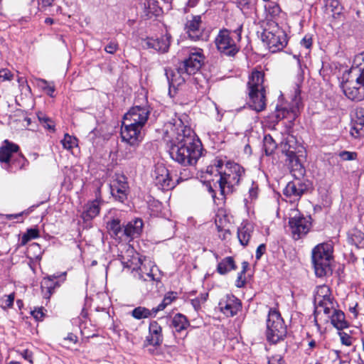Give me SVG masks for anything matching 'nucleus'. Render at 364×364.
I'll return each instance as SVG.
<instances>
[{"label": "nucleus", "mask_w": 364, "mask_h": 364, "mask_svg": "<svg viewBox=\"0 0 364 364\" xmlns=\"http://www.w3.org/2000/svg\"><path fill=\"white\" fill-rule=\"evenodd\" d=\"M277 148V144L273 138L269 135H266L264 138V150L267 156L272 155Z\"/></svg>", "instance_id": "37"}, {"label": "nucleus", "mask_w": 364, "mask_h": 364, "mask_svg": "<svg viewBox=\"0 0 364 364\" xmlns=\"http://www.w3.org/2000/svg\"><path fill=\"white\" fill-rule=\"evenodd\" d=\"M14 301V294H11L8 296H4L0 300L1 306L4 309H6V308H9L13 305Z\"/></svg>", "instance_id": "45"}, {"label": "nucleus", "mask_w": 364, "mask_h": 364, "mask_svg": "<svg viewBox=\"0 0 364 364\" xmlns=\"http://www.w3.org/2000/svg\"><path fill=\"white\" fill-rule=\"evenodd\" d=\"M268 364H283V360L279 356L272 357L269 359Z\"/></svg>", "instance_id": "56"}, {"label": "nucleus", "mask_w": 364, "mask_h": 364, "mask_svg": "<svg viewBox=\"0 0 364 364\" xmlns=\"http://www.w3.org/2000/svg\"><path fill=\"white\" fill-rule=\"evenodd\" d=\"M43 310V307L35 309L34 310L31 311V314L33 316V318L36 321H41L43 319V318L45 316Z\"/></svg>", "instance_id": "48"}, {"label": "nucleus", "mask_w": 364, "mask_h": 364, "mask_svg": "<svg viewBox=\"0 0 364 364\" xmlns=\"http://www.w3.org/2000/svg\"><path fill=\"white\" fill-rule=\"evenodd\" d=\"M38 121L43 124V126L51 131H54V124L52 120L47 117L44 114L39 112L37 114Z\"/></svg>", "instance_id": "42"}, {"label": "nucleus", "mask_w": 364, "mask_h": 364, "mask_svg": "<svg viewBox=\"0 0 364 364\" xmlns=\"http://www.w3.org/2000/svg\"><path fill=\"white\" fill-rule=\"evenodd\" d=\"M55 0H32L31 6L35 7L33 11H31V14H36L38 11H41L48 14L50 12V8L53 6Z\"/></svg>", "instance_id": "33"}, {"label": "nucleus", "mask_w": 364, "mask_h": 364, "mask_svg": "<svg viewBox=\"0 0 364 364\" xmlns=\"http://www.w3.org/2000/svg\"><path fill=\"white\" fill-rule=\"evenodd\" d=\"M118 48V44L114 42H110L105 46V50L110 54H114Z\"/></svg>", "instance_id": "49"}, {"label": "nucleus", "mask_w": 364, "mask_h": 364, "mask_svg": "<svg viewBox=\"0 0 364 364\" xmlns=\"http://www.w3.org/2000/svg\"><path fill=\"white\" fill-rule=\"evenodd\" d=\"M280 146L287 158L296 156V151L299 147L296 139L293 135H288Z\"/></svg>", "instance_id": "25"}, {"label": "nucleus", "mask_w": 364, "mask_h": 364, "mask_svg": "<svg viewBox=\"0 0 364 364\" xmlns=\"http://www.w3.org/2000/svg\"><path fill=\"white\" fill-rule=\"evenodd\" d=\"M191 303L196 311H198L201 307V303L196 298L191 299Z\"/></svg>", "instance_id": "59"}, {"label": "nucleus", "mask_w": 364, "mask_h": 364, "mask_svg": "<svg viewBox=\"0 0 364 364\" xmlns=\"http://www.w3.org/2000/svg\"><path fill=\"white\" fill-rule=\"evenodd\" d=\"M27 122V125L28 127L29 130L34 131L36 128L37 127L36 124H32L31 119L30 117H26L24 119Z\"/></svg>", "instance_id": "63"}, {"label": "nucleus", "mask_w": 364, "mask_h": 364, "mask_svg": "<svg viewBox=\"0 0 364 364\" xmlns=\"http://www.w3.org/2000/svg\"><path fill=\"white\" fill-rule=\"evenodd\" d=\"M333 314L331 316V321L332 325L338 330H343L348 327V323L345 320V314L341 310H337L335 308Z\"/></svg>", "instance_id": "32"}, {"label": "nucleus", "mask_w": 364, "mask_h": 364, "mask_svg": "<svg viewBox=\"0 0 364 364\" xmlns=\"http://www.w3.org/2000/svg\"><path fill=\"white\" fill-rule=\"evenodd\" d=\"M332 253L333 246L328 242L319 244L313 249L312 262L317 277H322L326 274Z\"/></svg>", "instance_id": "4"}, {"label": "nucleus", "mask_w": 364, "mask_h": 364, "mask_svg": "<svg viewBox=\"0 0 364 364\" xmlns=\"http://www.w3.org/2000/svg\"><path fill=\"white\" fill-rule=\"evenodd\" d=\"M13 77V74L11 71L6 68H2L0 70V81L4 82L6 80H10Z\"/></svg>", "instance_id": "47"}, {"label": "nucleus", "mask_w": 364, "mask_h": 364, "mask_svg": "<svg viewBox=\"0 0 364 364\" xmlns=\"http://www.w3.org/2000/svg\"><path fill=\"white\" fill-rule=\"evenodd\" d=\"M242 30V26L240 25L233 31V34L235 35V38L230 36L229 30H220L215 40L217 49L227 56H234L239 51L236 41H240Z\"/></svg>", "instance_id": "5"}, {"label": "nucleus", "mask_w": 364, "mask_h": 364, "mask_svg": "<svg viewBox=\"0 0 364 364\" xmlns=\"http://www.w3.org/2000/svg\"><path fill=\"white\" fill-rule=\"evenodd\" d=\"M100 203L101 200L99 199L88 203L82 215L83 220H90L96 217L100 213Z\"/></svg>", "instance_id": "29"}, {"label": "nucleus", "mask_w": 364, "mask_h": 364, "mask_svg": "<svg viewBox=\"0 0 364 364\" xmlns=\"http://www.w3.org/2000/svg\"><path fill=\"white\" fill-rule=\"evenodd\" d=\"M266 251V245L264 244H261L258 246L256 250V259L259 260L262 256L264 254Z\"/></svg>", "instance_id": "53"}, {"label": "nucleus", "mask_w": 364, "mask_h": 364, "mask_svg": "<svg viewBox=\"0 0 364 364\" xmlns=\"http://www.w3.org/2000/svg\"><path fill=\"white\" fill-rule=\"evenodd\" d=\"M358 67L352 68L348 73V77L346 81H353L355 85H363L360 78L358 77Z\"/></svg>", "instance_id": "43"}, {"label": "nucleus", "mask_w": 364, "mask_h": 364, "mask_svg": "<svg viewBox=\"0 0 364 364\" xmlns=\"http://www.w3.org/2000/svg\"><path fill=\"white\" fill-rule=\"evenodd\" d=\"M326 4L332 8V11L336 10L340 5L338 0H327Z\"/></svg>", "instance_id": "55"}, {"label": "nucleus", "mask_w": 364, "mask_h": 364, "mask_svg": "<svg viewBox=\"0 0 364 364\" xmlns=\"http://www.w3.org/2000/svg\"><path fill=\"white\" fill-rule=\"evenodd\" d=\"M287 333V326L279 312L270 309L267 320V341L272 343H277L286 337Z\"/></svg>", "instance_id": "8"}, {"label": "nucleus", "mask_w": 364, "mask_h": 364, "mask_svg": "<svg viewBox=\"0 0 364 364\" xmlns=\"http://www.w3.org/2000/svg\"><path fill=\"white\" fill-rule=\"evenodd\" d=\"M150 114L149 107L147 106H134L132 107L124 116L123 120L134 125L143 128Z\"/></svg>", "instance_id": "11"}, {"label": "nucleus", "mask_w": 364, "mask_h": 364, "mask_svg": "<svg viewBox=\"0 0 364 364\" xmlns=\"http://www.w3.org/2000/svg\"><path fill=\"white\" fill-rule=\"evenodd\" d=\"M176 294H177L176 292L173 291L167 293L161 304H159L156 307L153 308V313L154 314V316L159 311H163L167 306L170 305L177 298Z\"/></svg>", "instance_id": "35"}, {"label": "nucleus", "mask_w": 364, "mask_h": 364, "mask_svg": "<svg viewBox=\"0 0 364 364\" xmlns=\"http://www.w3.org/2000/svg\"><path fill=\"white\" fill-rule=\"evenodd\" d=\"M264 77L263 72L255 70L252 73L247 82L250 105L257 112L264 110L266 107Z\"/></svg>", "instance_id": "3"}, {"label": "nucleus", "mask_w": 364, "mask_h": 364, "mask_svg": "<svg viewBox=\"0 0 364 364\" xmlns=\"http://www.w3.org/2000/svg\"><path fill=\"white\" fill-rule=\"evenodd\" d=\"M122 263L124 267L132 269V270H136L138 269V265L140 263V259L137 257H134L132 259H126V258L124 256H122Z\"/></svg>", "instance_id": "41"}, {"label": "nucleus", "mask_w": 364, "mask_h": 364, "mask_svg": "<svg viewBox=\"0 0 364 364\" xmlns=\"http://www.w3.org/2000/svg\"><path fill=\"white\" fill-rule=\"evenodd\" d=\"M205 57L201 49L191 53L187 59L179 63L181 70L186 73V76L196 73L201 68Z\"/></svg>", "instance_id": "13"}, {"label": "nucleus", "mask_w": 364, "mask_h": 364, "mask_svg": "<svg viewBox=\"0 0 364 364\" xmlns=\"http://www.w3.org/2000/svg\"><path fill=\"white\" fill-rule=\"evenodd\" d=\"M351 129L350 134L354 138H359L364 135V107H356L350 113Z\"/></svg>", "instance_id": "15"}, {"label": "nucleus", "mask_w": 364, "mask_h": 364, "mask_svg": "<svg viewBox=\"0 0 364 364\" xmlns=\"http://www.w3.org/2000/svg\"><path fill=\"white\" fill-rule=\"evenodd\" d=\"M107 229L111 231L114 235H118L123 230L119 219H113L107 223Z\"/></svg>", "instance_id": "40"}, {"label": "nucleus", "mask_w": 364, "mask_h": 364, "mask_svg": "<svg viewBox=\"0 0 364 364\" xmlns=\"http://www.w3.org/2000/svg\"><path fill=\"white\" fill-rule=\"evenodd\" d=\"M237 6L242 11H249L255 8L257 0H235Z\"/></svg>", "instance_id": "39"}, {"label": "nucleus", "mask_w": 364, "mask_h": 364, "mask_svg": "<svg viewBox=\"0 0 364 364\" xmlns=\"http://www.w3.org/2000/svg\"><path fill=\"white\" fill-rule=\"evenodd\" d=\"M146 277H144L142 274H139V278L143 279V280H144V281H146L147 279H149V280H151V281H155L156 280V279L154 277V275L151 272L147 273L146 274Z\"/></svg>", "instance_id": "61"}, {"label": "nucleus", "mask_w": 364, "mask_h": 364, "mask_svg": "<svg viewBox=\"0 0 364 364\" xmlns=\"http://www.w3.org/2000/svg\"><path fill=\"white\" fill-rule=\"evenodd\" d=\"M24 360L27 361L30 364H33L35 363V359L33 358V353L28 349L24 350Z\"/></svg>", "instance_id": "52"}, {"label": "nucleus", "mask_w": 364, "mask_h": 364, "mask_svg": "<svg viewBox=\"0 0 364 364\" xmlns=\"http://www.w3.org/2000/svg\"><path fill=\"white\" fill-rule=\"evenodd\" d=\"M252 228L250 225H245L238 228L237 237L240 244L243 246L247 245L251 237Z\"/></svg>", "instance_id": "34"}, {"label": "nucleus", "mask_w": 364, "mask_h": 364, "mask_svg": "<svg viewBox=\"0 0 364 364\" xmlns=\"http://www.w3.org/2000/svg\"><path fill=\"white\" fill-rule=\"evenodd\" d=\"M149 336L146 340L149 344L160 346L163 342L162 328L156 321H152L149 326Z\"/></svg>", "instance_id": "24"}, {"label": "nucleus", "mask_w": 364, "mask_h": 364, "mask_svg": "<svg viewBox=\"0 0 364 364\" xmlns=\"http://www.w3.org/2000/svg\"><path fill=\"white\" fill-rule=\"evenodd\" d=\"M31 250H37L38 251H39L40 246L38 244L33 243L27 248L26 255V257L29 259H31V256L30 255Z\"/></svg>", "instance_id": "57"}, {"label": "nucleus", "mask_w": 364, "mask_h": 364, "mask_svg": "<svg viewBox=\"0 0 364 364\" xmlns=\"http://www.w3.org/2000/svg\"><path fill=\"white\" fill-rule=\"evenodd\" d=\"M358 77L360 78V80L363 83V85H360L361 87H364V68L358 67Z\"/></svg>", "instance_id": "62"}, {"label": "nucleus", "mask_w": 364, "mask_h": 364, "mask_svg": "<svg viewBox=\"0 0 364 364\" xmlns=\"http://www.w3.org/2000/svg\"><path fill=\"white\" fill-rule=\"evenodd\" d=\"M236 269L237 266L232 257H225L217 266V272L221 275H225L231 270H235Z\"/></svg>", "instance_id": "31"}, {"label": "nucleus", "mask_w": 364, "mask_h": 364, "mask_svg": "<svg viewBox=\"0 0 364 364\" xmlns=\"http://www.w3.org/2000/svg\"><path fill=\"white\" fill-rule=\"evenodd\" d=\"M309 188V183L297 181H290L284 190V194L287 197L300 198Z\"/></svg>", "instance_id": "22"}, {"label": "nucleus", "mask_w": 364, "mask_h": 364, "mask_svg": "<svg viewBox=\"0 0 364 364\" xmlns=\"http://www.w3.org/2000/svg\"><path fill=\"white\" fill-rule=\"evenodd\" d=\"M340 335H341V343L343 345L347 346H350L352 345L351 338L349 335H348L346 333H340Z\"/></svg>", "instance_id": "51"}, {"label": "nucleus", "mask_w": 364, "mask_h": 364, "mask_svg": "<svg viewBox=\"0 0 364 364\" xmlns=\"http://www.w3.org/2000/svg\"><path fill=\"white\" fill-rule=\"evenodd\" d=\"M64 341H68L71 343H75L77 341V337L75 334L70 333L68 336L64 338Z\"/></svg>", "instance_id": "58"}, {"label": "nucleus", "mask_w": 364, "mask_h": 364, "mask_svg": "<svg viewBox=\"0 0 364 364\" xmlns=\"http://www.w3.org/2000/svg\"><path fill=\"white\" fill-rule=\"evenodd\" d=\"M141 129L142 128L123 120L121 129L122 141L133 146L138 145L143 139Z\"/></svg>", "instance_id": "12"}, {"label": "nucleus", "mask_w": 364, "mask_h": 364, "mask_svg": "<svg viewBox=\"0 0 364 364\" xmlns=\"http://www.w3.org/2000/svg\"><path fill=\"white\" fill-rule=\"evenodd\" d=\"M152 177L156 186L161 190H168L174 186L169 176V171L163 164L155 166Z\"/></svg>", "instance_id": "14"}, {"label": "nucleus", "mask_w": 364, "mask_h": 364, "mask_svg": "<svg viewBox=\"0 0 364 364\" xmlns=\"http://www.w3.org/2000/svg\"><path fill=\"white\" fill-rule=\"evenodd\" d=\"M141 46L144 49H152L154 51L166 53L169 48V42L167 38H153L147 37L142 38Z\"/></svg>", "instance_id": "20"}, {"label": "nucleus", "mask_w": 364, "mask_h": 364, "mask_svg": "<svg viewBox=\"0 0 364 364\" xmlns=\"http://www.w3.org/2000/svg\"><path fill=\"white\" fill-rule=\"evenodd\" d=\"M261 40L267 45L272 53L282 50L287 44L286 33L274 23L264 28L261 33Z\"/></svg>", "instance_id": "7"}, {"label": "nucleus", "mask_w": 364, "mask_h": 364, "mask_svg": "<svg viewBox=\"0 0 364 364\" xmlns=\"http://www.w3.org/2000/svg\"><path fill=\"white\" fill-rule=\"evenodd\" d=\"M220 311L227 316H233L241 309L240 301L233 295H228L219 302Z\"/></svg>", "instance_id": "18"}, {"label": "nucleus", "mask_w": 364, "mask_h": 364, "mask_svg": "<svg viewBox=\"0 0 364 364\" xmlns=\"http://www.w3.org/2000/svg\"><path fill=\"white\" fill-rule=\"evenodd\" d=\"M249 193L251 199H255L257 197V188L252 186L250 188Z\"/></svg>", "instance_id": "60"}, {"label": "nucleus", "mask_w": 364, "mask_h": 364, "mask_svg": "<svg viewBox=\"0 0 364 364\" xmlns=\"http://www.w3.org/2000/svg\"><path fill=\"white\" fill-rule=\"evenodd\" d=\"M39 237V230L38 228H29L26 232L24 233V244L28 241L36 239Z\"/></svg>", "instance_id": "44"}, {"label": "nucleus", "mask_w": 364, "mask_h": 364, "mask_svg": "<svg viewBox=\"0 0 364 364\" xmlns=\"http://www.w3.org/2000/svg\"><path fill=\"white\" fill-rule=\"evenodd\" d=\"M344 95L350 100L361 101L364 100V87H355L353 81H344L341 84Z\"/></svg>", "instance_id": "21"}, {"label": "nucleus", "mask_w": 364, "mask_h": 364, "mask_svg": "<svg viewBox=\"0 0 364 364\" xmlns=\"http://www.w3.org/2000/svg\"><path fill=\"white\" fill-rule=\"evenodd\" d=\"M287 161L290 172L295 178L299 179L304 176L305 168L297 156L287 158Z\"/></svg>", "instance_id": "28"}, {"label": "nucleus", "mask_w": 364, "mask_h": 364, "mask_svg": "<svg viewBox=\"0 0 364 364\" xmlns=\"http://www.w3.org/2000/svg\"><path fill=\"white\" fill-rule=\"evenodd\" d=\"M289 226L291 232L292 237L295 240H299L306 235L311 227V216H304L300 214L289 218Z\"/></svg>", "instance_id": "10"}, {"label": "nucleus", "mask_w": 364, "mask_h": 364, "mask_svg": "<svg viewBox=\"0 0 364 364\" xmlns=\"http://www.w3.org/2000/svg\"><path fill=\"white\" fill-rule=\"evenodd\" d=\"M301 45L306 48H311L312 45V38L310 35H306L301 41Z\"/></svg>", "instance_id": "50"}, {"label": "nucleus", "mask_w": 364, "mask_h": 364, "mask_svg": "<svg viewBox=\"0 0 364 364\" xmlns=\"http://www.w3.org/2000/svg\"><path fill=\"white\" fill-rule=\"evenodd\" d=\"M143 221L140 218L130 221L123 228V233L127 237L135 238L140 235L142 232Z\"/></svg>", "instance_id": "26"}, {"label": "nucleus", "mask_w": 364, "mask_h": 364, "mask_svg": "<svg viewBox=\"0 0 364 364\" xmlns=\"http://www.w3.org/2000/svg\"><path fill=\"white\" fill-rule=\"evenodd\" d=\"M189 326L190 323L186 316L180 313L176 314L171 320L170 326L177 332L186 329Z\"/></svg>", "instance_id": "30"}, {"label": "nucleus", "mask_w": 364, "mask_h": 364, "mask_svg": "<svg viewBox=\"0 0 364 364\" xmlns=\"http://www.w3.org/2000/svg\"><path fill=\"white\" fill-rule=\"evenodd\" d=\"M338 156L343 161H353L357 159L358 154L354 151H342Z\"/></svg>", "instance_id": "46"}, {"label": "nucleus", "mask_w": 364, "mask_h": 364, "mask_svg": "<svg viewBox=\"0 0 364 364\" xmlns=\"http://www.w3.org/2000/svg\"><path fill=\"white\" fill-rule=\"evenodd\" d=\"M58 277L48 276L44 277L41 282V288L43 299L49 300L55 289L60 287V284L57 281Z\"/></svg>", "instance_id": "23"}, {"label": "nucleus", "mask_w": 364, "mask_h": 364, "mask_svg": "<svg viewBox=\"0 0 364 364\" xmlns=\"http://www.w3.org/2000/svg\"><path fill=\"white\" fill-rule=\"evenodd\" d=\"M176 125V141L170 148L169 154L173 161L182 166H193L201 156L202 144L193 130L184 126L181 119Z\"/></svg>", "instance_id": "1"}, {"label": "nucleus", "mask_w": 364, "mask_h": 364, "mask_svg": "<svg viewBox=\"0 0 364 364\" xmlns=\"http://www.w3.org/2000/svg\"><path fill=\"white\" fill-rule=\"evenodd\" d=\"M111 194L116 200L124 203L127 199L129 186L124 176H118L110 185Z\"/></svg>", "instance_id": "17"}, {"label": "nucleus", "mask_w": 364, "mask_h": 364, "mask_svg": "<svg viewBox=\"0 0 364 364\" xmlns=\"http://www.w3.org/2000/svg\"><path fill=\"white\" fill-rule=\"evenodd\" d=\"M165 75L169 85V95H171L172 90L176 92L178 87L185 82L186 73L182 69L181 70V66L178 65L174 69L171 68H166Z\"/></svg>", "instance_id": "16"}, {"label": "nucleus", "mask_w": 364, "mask_h": 364, "mask_svg": "<svg viewBox=\"0 0 364 364\" xmlns=\"http://www.w3.org/2000/svg\"><path fill=\"white\" fill-rule=\"evenodd\" d=\"M244 175L245 169L240 164L227 161L225 170L220 172V178L217 181L220 194L225 196L235 192Z\"/></svg>", "instance_id": "2"}, {"label": "nucleus", "mask_w": 364, "mask_h": 364, "mask_svg": "<svg viewBox=\"0 0 364 364\" xmlns=\"http://www.w3.org/2000/svg\"><path fill=\"white\" fill-rule=\"evenodd\" d=\"M61 143L64 149L72 150L73 147L77 146V139L68 134H65L63 139L61 140Z\"/></svg>", "instance_id": "38"}, {"label": "nucleus", "mask_w": 364, "mask_h": 364, "mask_svg": "<svg viewBox=\"0 0 364 364\" xmlns=\"http://www.w3.org/2000/svg\"><path fill=\"white\" fill-rule=\"evenodd\" d=\"M274 117L277 122L283 119H287L289 124L287 126V131L289 132L292 128L294 121L296 119V113L292 109L289 110L287 108L277 106Z\"/></svg>", "instance_id": "27"}, {"label": "nucleus", "mask_w": 364, "mask_h": 364, "mask_svg": "<svg viewBox=\"0 0 364 364\" xmlns=\"http://www.w3.org/2000/svg\"><path fill=\"white\" fill-rule=\"evenodd\" d=\"M19 151L18 145L5 139L0 146V163L2 167L11 172L14 171V168L21 169L23 164H21L15 157V154Z\"/></svg>", "instance_id": "9"}, {"label": "nucleus", "mask_w": 364, "mask_h": 364, "mask_svg": "<svg viewBox=\"0 0 364 364\" xmlns=\"http://www.w3.org/2000/svg\"><path fill=\"white\" fill-rule=\"evenodd\" d=\"M245 274H242V272L238 273L237 278L236 280V287L238 288H242L245 284V279L244 278V275Z\"/></svg>", "instance_id": "54"}, {"label": "nucleus", "mask_w": 364, "mask_h": 364, "mask_svg": "<svg viewBox=\"0 0 364 364\" xmlns=\"http://www.w3.org/2000/svg\"><path fill=\"white\" fill-rule=\"evenodd\" d=\"M208 297V293L200 294L196 299L199 300L201 304H204Z\"/></svg>", "instance_id": "64"}, {"label": "nucleus", "mask_w": 364, "mask_h": 364, "mask_svg": "<svg viewBox=\"0 0 364 364\" xmlns=\"http://www.w3.org/2000/svg\"><path fill=\"white\" fill-rule=\"evenodd\" d=\"M132 316L136 318V319H142V318H147L153 315L154 314L153 313V309L151 310H149L147 308H145L144 306H138L134 308L132 312Z\"/></svg>", "instance_id": "36"}, {"label": "nucleus", "mask_w": 364, "mask_h": 364, "mask_svg": "<svg viewBox=\"0 0 364 364\" xmlns=\"http://www.w3.org/2000/svg\"><path fill=\"white\" fill-rule=\"evenodd\" d=\"M314 304L315 306L314 323L318 329L320 326L318 323L316 316L321 311L326 315L331 313V309H334L333 298L331 296L330 288L326 285L318 286L314 292Z\"/></svg>", "instance_id": "6"}, {"label": "nucleus", "mask_w": 364, "mask_h": 364, "mask_svg": "<svg viewBox=\"0 0 364 364\" xmlns=\"http://www.w3.org/2000/svg\"><path fill=\"white\" fill-rule=\"evenodd\" d=\"M185 29L191 39L193 41L199 40L203 31L201 16H192L191 19L188 20L186 23Z\"/></svg>", "instance_id": "19"}]
</instances>
